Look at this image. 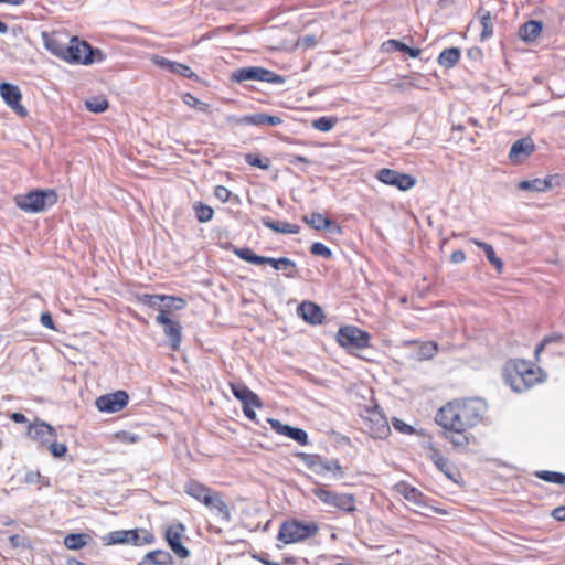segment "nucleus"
Returning a JSON list of instances; mask_svg holds the SVG:
<instances>
[{"label":"nucleus","instance_id":"obj_1","mask_svg":"<svg viewBox=\"0 0 565 565\" xmlns=\"http://www.w3.org/2000/svg\"><path fill=\"white\" fill-rule=\"evenodd\" d=\"M487 412L482 398H463L449 402L440 407L436 423L447 430H466L476 426Z\"/></svg>","mask_w":565,"mask_h":565},{"label":"nucleus","instance_id":"obj_2","mask_svg":"<svg viewBox=\"0 0 565 565\" xmlns=\"http://www.w3.org/2000/svg\"><path fill=\"white\" fill-rule=\"evenodd\" d=\"M504 383L511 388H520V384L530 388L545 382L547 374L531 361L524 359H510L502 367Z\"/></svg>","mask_w":565,"mask_h":565},{"label":"nucleus","instance_id":"obj_3","mask_svg":"<svg viewBox=\"0 0 565 565\" xmlns=\"http://www.w3.org/2000/svg\"><path fill=\"white\" fill-rule=\"evenodd\" d=\"M15 205L25 213H41L57 202V194L52 189H35L13 198Z\"/></svg>","mask_w":565,"mask_h":565},{"label":"nucleus","instance_id":"obj_4","mask_svg":"<svg viewBox=\"0 0 565 565\" xmlns=\"http://www.w3.org/2000/svg\"><path fill=\"white\" fill-rule=\"evenodd\" d=\"M65 53L64 61L71 64L90 65L105 60L102 50L93 47L88 42L79 40L77 36H72L68 40Z\"/></svg>","mask_w":565,"mask_h":565},{"label":"nucleus","instance_id":"obj_5","mask_svg":"<svg viewBox=\"0 0 565 565\" xmlns=\"http://www.w3.org/2000/svg\"><path fill=\"white\" fill-rule=\"evenodd\" d=\"M230 79L233 83H244L247 81H258L277 85L285 83L284 76L260 66L237 68L231 73Z\"/></svg>","mask_w":565,"mask_h":565},{"label":"nucleus","instance_id":"obj_6","mask_svg":"<svg viewBox=\"0 0 565 565\" xmlns=\"http://www.w3.org/2000/svg\"><path fill=\"white\" fill-rule=\"evenodd\" d=\"M360 415L365 420V427L373 438L382 439L390 434L388 422L377 404L364 405L360 411Z\"/></svg>","mask_w":565,"mask_h":565},{"label":"nucleus","instance_id":"obj_7","mask_svg":"<svg viewBox=\"0 0 565 565\" xmlns=\"http://www.w3.org/2000/svg\"><path fill=\"white\" fill-rule=\"evenodd\" d=\"M318 530V525L315 522L301 523L296 520L286 521L280 526L278 540L285 544H290L316 535Z\"/></svg>","mask_w":565,"mask_h":565},{"label":"nucleus","instance_id":"obj_8","mask_svg":"<svg viewBox=\"0 0 565 565\" xmlns=\"http://www.w3.org/2000/svg\"><path fill=\"white\" fill-rule=\"evenodd\" d=\"M370 340V333L355 326L341 327L337 333L338 343L347 350L369 348Z\"/></svg>","mask_w":565,"mask_h":565},{"label":"nucleus","instance_id":"obj_9","mask_svg":"<svg viewBox=\"0 0 565 565\" xmlns=\"http://www.w3.org/2000/svg\"><path fill=\"white\" fill-rule=\"evenodd\" d=\"M312 493L328 507H333L345 512L355 511V499L353 494L337 493L323 487L312 489Z\"/></svg>","mask_w":565,"mask_h":565},{"label":"nucleus","instance_id":"obj_10","mask_svg":"<svg viewBox=\"0 0 565 565\" xmlns=\"http://www.w3.org/2000/svg\"><path fill=\"white\" fill-rule=\"evenodd\" d=\"M154 541L153 535L143 529L119 530L108 533L106 536L107 544H134L143 545L151 544Z\"/></svg>","mask_w":565,"mask_h":565},{"label":"nucleus","instance_id":"obj_11","mask_svg":"<svg viewBox=\"0 0 565 565\" xmlns=\"http://www.w3.org/2000/svg\"><path fill=\"white\" fill-rule=\"evenodd\" d=\"M156 322L162 326L163 333L169 341L170 349L172 351H178L182 339L181 323L171 319L164 309H160L159 315L156 317Z\"/></svg>","mask_w":565,"mask_h":565},{"label":"nucleus","instance_id":"obj_12","mask_svg":"<svg viewBox=\"0 0 565 565\" xmlns=\"http://www.w3.org/2000/svg\"><path fill=\"white\" fill-rule=\"evenodd\" d=\"M376 178L382 183L394 186L399 191H407L416 184V179L413 175L388 168L380 169Z\"/></svg>","mask_w":565,"mask_h":565},{"label":"nucleus","instance_id":"obj_13","mask_svg":"<svg viewBox=\"0 0 565 565\" xmlns=\"http://www.w3.org/2000/svg\"><path fill=\"white\" fill-rule=\"evenodd\" d=\"M305 465L315 473L324 476L330 472L335 479L343 477V470L337 460H323L317 455H301Z\"/></svg>","mask_w":565,"mask_h":565},{"label":"nucleus","instance_id":"obj_14","mask_svg":"<svg viewBox=\"0 0 565 565\" xmlns=\"http://www.w3.org/2000/svg\"><path fill=\"white\" fill-rule=\"evenodd\" d=\"M0 95L4 103L20 117H26L28 110L21 104L22 94L19 86L11 83H0Z\"/></svg>","mask_w":565,"mask_h":565},{"label":"nucleus","instance_id":"obj_15","mask_svg":"<svg viewBox=\"0 0 565 565\" xmlns=\"http://www.w3.org/2000/svg\"><path fill=\"white\" fill-rule=\"evenodd\" d=\"M228 122H233L238 126H270L275 127L282 122V119L278 116L268 115L265 113L249 114L242 117L231 116L227 118Z\"/></svg>","mask_w":565,"mask_h":565},{"label":"nucleus","instance_id":"obj_16","mask_svg":"<svg viewBox=\"0 0 565 565\" xmlns=\"http://www.w3.org/2000/svg\"><path fill=\"white\" fill-rule=\"evenodd\" d=\"M128 399L126 391H115L98 397L96 399V407L100 412L116 413L127 405Z\"/></svg>","mask_w":565,"mask_h":565},{"label":"nucleus","instance_id":"obj_17","mask_svg":"<svg viewBox=\"0 0 565 565\" xmlns=\"http://www.w3.org/2000/svg\"><path fill=\"white\" fill-rule=\"evenodd\" d=\"M185 527L182 523H174L170 525L166 531V540L172 552L180 558H186L189 556V550L182 544V536Z\"/></svg>","mask_w":565,"mask_h":565},{"label":"nucleus","instance_id":"obj_18","mask_svg":"<svg viewBox=\"0 0 565 565\" xmlns=\"http://www.w3.org/2000/svg\"><path fill=\"white\" fill-rule=\"evenodd\" d=\"M297 313L307 323L312 326L321 324L326 320L323 309L316 302L309 300H305L298 306Z\"/></svg>","mask_w":565,"mask_h":565},{"label":"nucleus","instance_id":"obj_19","mask_svg":"<svg viewBox=\"0 0 565 565\" xmlns=\"http://www.w3.org/2000/svg\"><path fill=\"white\" fill-rule=\"evenodd\" d=\"M534 142L530 137L519 139L512 143L509 159L514 164L522 163L534 152Z\"/></svg>","mask_w":565,"mask_h":565},{"label":"nucleus","instance_id":"obj_20","mask_svg":"<svg viewBox=\"0 0 565 565\" xmlns=\"http://www.w3.org/2000/svg\"><path fill=\"white\" fill-rule=\"evenodd\" d=\"M233 395L242 403L244 414L250 420L256 422L255 408L262 407L260 398L253 391H232Z\"/></svg>","mask_w":565,"mask_h":565},{"label":"nucleus","instance_id":"obj_21","mask_svg":"<svg viewBox=\"0 0 565 565\" xmlns=\"http://www.w3.org/2000/svg\"><path fill=\"white\" fill-rule=\"evenodd\" d=\"M204 505L212 510L220 521L224 523L230 522L231 511L224 502L221 493L214 491L205 501Z\"/></svg>","mask_w":565,"mask_h":565},{"label":"nucleus","instance_id":"obj_22","mask_svg":"<svg viewBox=\"0 0 565 565\" xmlns=\"http://www.w3.org/2000/svg\"><path fill=\"white\" fill-rule=\"evenodd\" d=\"M28 436L42 444H47L56 437V430L51 425L41 422L29 426Z\"/></svg>","mask_w":565,"mask_h":565},{"label":"nucleus","instance_id":"obj_23","mask_svg":"<svg viewBox=\"0 0 565 565\" xmlns=\"http://www.w3.org/2000/svg\"><path fill=\"white\" fill-rule=\"evenodd\" d=\"M66 36L63 34H47L43 33V41L45 49L51 52L53 55L64 60L65 47H67V42H65Z\"/></svg>","mask_w":565,"mask_h":565},{"label":"nucleus","instance_id":"obj_24","mask_svg":"<svg viewBox=\"0 0 565 565\" xmlns=\"http://www.w3.org/2000/svg\"><path fill=\"white\" fill-rule=\"evenodd\" d=\"M302 220L317 231L333 227L331 232L341 233L340 225L335 224L332 220L323 216L321 213L313 212L310 215H305Z\"/></svg>","mask_w":565,"mask_h":565},{"label":"nucleus","instance_id":"obj_25","mask_svg":"<svg viewBox=\"0 0 565 565\" xmlns=\"http://www.w3.org/2000/svg\"><path fill=\"white\" fill-rule=\"evenodd\" d=\"M543 31V23L537 20H530L519 29V36L526 43L534 42Z\"/></svg>","mask_w":565,"mask_h":565},{"label":"nucleus","instance_id":"obj_26","mask_svg":"<svg viewBox=\"0 0 565 565\" xmlns=\"http://www.w3.org/2000/svg\"><path fill=\"white\" fill-rule=\"evenodd\" d=\"M395 490L398 494L403 495L408 502L414 503L416 505H423L424 504V495L423 493L412 487L407 482H398L395 484Z\"/></svg>","mask_w":565,"mask_h":565},{"label":"nucleus","instance_id":"obj_27","mask_svg":"<svg viewBox=\"0 0 565 565\" xmlns=\"http://www.w3.org/2000/svg\"><path fill=\"white\" fill-rule=\"evenodd\" d=\"M262 223L265 227L273 230L276 233L281 234H297L300 231V226L282 221H274L268 216L262 217Z\"/></svg>","mask_w":565,"mask_h":565},{"label":"nucleus","instance_id":"obj_28","mask_svg":"<svg viewBox=\"0 0 565 565\" xmlns=\"http://www.w3.org/2000/svg\"><path fill=\"white\" fill-rule=\"evenodd\" d=\"M184 491L194 498L195 500L202 502L203 504L210 498V495L214 492L210 488L205 487L202 483L196 481H190L184 486Z\"/></svg>","mask_w":565,"mask_h":565},{"label":"nucleus","instance_id":"obj_29","mask_svg":"<svg viewBox=\"0 0 565 565\" xmlns=\"http://www.w3.org/2000/svg\"><path fill=\"white\" fill-rule=\"evenodd\" d=\"M461 51L459 47H449L441 51L437 61L438 64L446 68H452L459 62Z\"/></svg>","mask_w":565,"mask_h":565},{"label":"nucleus","instance_id":"obj_30","mask_svg":"<svg viewBox=\"0 0 565 565\" xmlns=\"http://www.w3.org/2000/svg\"><path fill=\"white\" fill-rule=\"evenodd\" d=\"M518 188L523 191L544 192L552 188V179H533L524 180L518 184Z\"/></svg>","mask_w":565,"mask_h":565},{"label":"nucleus","instance_id":"obj_31","mask_svg":"<svg viewBox=\"0 0 565 565\" xmlns=\"http://www.w3.org/2000/svg\"><path fill=\"white\" fill-rule=\"evenodd\" d=\"M478 14L480 15V24L482 26L480 41L484 42L493 35L492 17L490 11L482 8L478 10Z\"/></svg>","mask_w":565,"mask_h":565},{"label":"nucleus","instance_id":"obj_32","mask_svg":"<svg viewBox=\"0 0 565 565\" xmlns=\"http://www.w3.org/2000/svg\"><path fill=\"white\" fill-rule=\"evenodd\" d=\"M88 543V535L84 533H71L64 537V545L66 548L77 551L86 546Z\"/></svg>","mask_w":565,"mask_h":565},{"label":"nucleus","instance_id":"obj_33","mask_svg":"<svg viewBox=\"0 0 565 565\" xmlns=\"http://www.w3.org/2000/svg\"><path fill=\"white\" fill-rule=\"evenodd\" d=\"M473 243L484 252L489 263L492 264L499 273H501L503 268V262L495 255L492 245L479 241H473Z\"/></svg>","mask_w":565,"mask_h":565},{"label":"nucleus","instance_id":"obj_34","mask_svg":"<svg viewBox=\"0 0 565 565\" xmlns=\"http://www.w3.org/2000/svg\"><path fill=\"white\" fill-rule=\"evenodd\" d=\"M193 211L196 220L200 223L210 222L214 215V210L210 205H206L200 201L193 203Z\"/></svg>","mask_w":565,"mask_h":565},{"label":"nucleus","instance_id":"obj_35","mask_svg":"<svg viewBox=\"0 0 565 565\" xmlns=\"http://www.w3.org/2000/svg\"><path fill=\"white\" fill-rule=\"evenodd\" d=\"M162 299L160 309H164L168 315L170 310H182L186 307V300L181 297L163 295Z\"/></svg>","mask_w":565,"mask_h":565},{"label":"nucleus","instance_id":"obj_36","mask_svg":"<svg viewBox=\"0 0 565 565\" xmlns=\"http://www.w3.org/2000/svg\"><path fill=\"white\" fill-rule=\"evenodd\" d=\"M85 107L95 114H102L108 109L109 103L105 97L95 96L85 100Z\"/></svg>","mask_w":565,"mask_h":565},{"label":"nucleus","instance_id":"obj_37","mask_svg":"<svg viewBox=\"0 0 565 565\" xmlns=\"http://www.w3.org/2000/svg\"><path fill=\"white\" fill-rule=\"evenodd\" d=\"M145 558L154 565H170L173 559L168 552L164 551H152L146 554Z\"/></svg>","mask_w":565,"mask_h":565},{"label":"nucleus","instance_id":"obj_38","mask_svg":"<svg viewBox=\"0 0 565 565\" xmlns=\"http://www.w3.org/2000/svg\"><path fill=\"white\" fill-rule=\"evenodd\" d=\"M135 298L138 302L159 310L163 301V295L136 294Z\"/></svg>","mask_w":565,"mask_h":565},{"label":"nucleus","instance_id":"obj_39","mask_svg":"<svg viewBox=\"0 0 565 565\" xmlns=\"http://www.w3.org/2000/svg\"><path fill=\"white\" fill-rule=\"evenodd\" d=\"M233 252L242 260H245V262L254 264V265H260L263 256L255 254L248 247H243V248L235 247Z\"/></svg>","mask_w":565,"mask_h":565},{"label":"nucleus","instance_id":"obj_40","mask_svg":"<svg viewBox=\"0 0 565 565\" xmlns=\"http://www.w3.org/2000/svg\"><path fill=\"white\" fill-rule=\"evenodd\" d=\"M438 351V344L434 341H427L419 345L417 355L419 360H429L435 356Z\"/></svg>","mask_w":565,"mask_h":565},{"label":"nucleus","instance_id":"obj_41","mask_svg":"<svg viewBox=\"0 0 565 565\" xmlns=\"http://www.w3.org/2000/svg\"><path fill=\"white\" fill-rule=\"evenodd\" d=\"M337 122H338L337 117L322 116V117H319L318 119H315L312 121V126L317 130L327 132V131L331 130L335 126Z\"/></svg>","mask_w":565,"mask_h":565},{"label":"nucleus","instance_id":"obj_42","mask_svg":"<svg viewBox=\"0 0 565 565\" xmlns=\"http://www.w3.org/2000/svg\"><path fill=\"white\" fill-rule=\"evenodd\" d=\"M246 163L257 167L262 170H268L270 168V159L269 158H260L256 153H246L245 154Z\"/></svg>","mask_w":565,"mask_h":565},{"label":"nucleus","instance_id":"obj_43","mask_svg":"<svg viewBox=\"0 0 565 565\" xmlns=\"http://www.w3.org/2000/svg\"><path fill=\"white\" fill-rule=\"evenodd\" d=\"M183 102L192 107V108H195L202 113H209V109H210V105L200 100L199 98H196L195 96H193L192 94L188 93L183 96Z\"/></svg>","mask_w":565,"mask_h":565},{"label":"nucleus","instance_id":"obj_44","mask_svg":"<svg viewBox=\"0 0 565 565\" xmlns=\"http://www.w3.org/2000/svg\"><path fill=\"white\" fill-rule=\"evenodd\" d=\"M451 435L447 436V439L454 445L456 448H465L469 440L468 437L463 434L465 430H450Z\"/></svg>","mask_w":565,"mask_h":565},{"label":"nucleus","instance_id":"obj_45","mask_svg":"<svg viewBox=\"0 0 565 565\" xmlns=\"http://www.w3.org/2000/svg\"><path fill=\"white\" fill-rule=\"evenodd\" d=\"M111 438L113 440L122 444H136L140 440V437L137 434L127 430L116 431Z\"/></svg>","mask_w":565,"mask_h":565},{"label":"nucleus","instance_id":"obj_46","mask_svg":"<svg viewBox=\"0 0 565 565\" xmlns=\"http://www.w3.org/2000/svg\"><path fill=\"white\" fill-rule=\"evenodd\" d=\"M279 270H285V276L287 278H294V277H296V274H297V265L290 258L280 257Z\"/></svg>","mask_w":565,"mask_h":565},{"label":"nucleus","instance_id":"obj_47","mask_svg":"<svg viewBox=\"0 0 565 565\" xmlns=\"http://www.w3.org/2000/svg\"><path fill=\"white\" fill-rule=\"evenodd\" d=\"M310 253L315 256H320L324 259H331L333 255L332 250L320 242H316L310 246Z\"/></svg>","mask_w":565,"mask_h":565},{"label":"nucleus","instance_id":"obj_48","mask_svg":"<svg viewBox=\"0 0 565 565\" xmlns=\"http://www.w3.org/2000/svg\"><path fill=\"white\" fill-rule=\"evenodd\" d=\"M284 436H287V437L294 439L295 441H297L300 445H307V443H308L307 433L300 428H294V427L289 426V428L287 429V433Z\"/></svg>","mask_w":565,"mask_h":565},{"label":"nucleus","instance_id":"obj_49","mask_svg":"<svg viewBox=\"0 0 565 565\" xmlns=\"http://www.w3.org/2000/svg\"><path fill=\"white\" fill-rule=\"evenodd\" d=\"M406 44L402 43L398 40L390 39L382 43V51L392 53V52H402L405 53Z\"/></svg>","mask_w":565,"mask_h":565},{"label":"nucleus","instance_id":"obj_50","mask_svg":"<svg viewBox=\"0 0 565 565\" xmlns=\"http://www.w3.org/2000/svg\"><path fill=\"white\" fill-rule=\"evenodd\" d=\"M537 477L553 483L565 484V475L552 471H541Z\"/></svg>","mask_w":565,"mask_h":565},{"label":"nucleus","instance_id":"obj_51","mask_svg":"<svg viewBox=\"0 0 565 565\" xmlns=\"http://www.w3.org/2000/svg\"><path fill=\"white\" fill-rule=\"evenodd\" d=\"M171 73L178 74L184 78H198L196 74L188 65L178 62H174Z\"/></svg>","mask_w":565,"mask_h":565},{"label":"nucleus","instance_id":"obj_52","mask_svg":"<svg viewBox=\"0 0 565 565\" xmlns=\"http://www.w3.org/2000/svg\"><path fill=\"white\" fill-rule=\"evenodd\" d=\"M436 467L443 472L445 473V476L450 479V480H454L456 481V475H457V471H456V468L449 462V460L447 458L443 459L440 462H438L436 465Z\"/></svg>","mask_w":565,"mask_h":565},{"label":"nucleus","instance_id":"obj_53","mask_svg":"<svg viewBox=\"0 0 565 565\" xmlns=\"http://www.w3.org/2000/svg\"><path fill=\"white\" fill-rule=\"evenodd\" d=\"M561 340V335H546L544 337L541 342L536 345L535 350H534V358H535V361L539 362L540 360V353L543 351V349L545 348V345H547L548 343L551 342H554V341H559Z\"/></svg>","mask_w":565,"mask_h":565},{"label":"nucleus","instance_id":"obj_54","mask_svg":"<svg viewBox=\"0 0 565 565\" xmlns=\"http://www.w3.org/2000/svg\"><path fill=\"white\" fill-rule=\"evenodd\" d=\"M49 450L50 452L56 457V458H60L62 456L65 455V452L67 451V447L65 444H58L56 441H49Z\"/></svg>","mask_w":565,"mask_h":565},{"label":"nucleus","instance_id":"obj_55","mask_svg":"<svg viewBox=\"0 0 565 565\" xmlns=\"http://www.w3.org/2000/svg\"><path fill=\"white\" fill-rule=\"evenodd\" d=\"M214 195L217 200H220L221 202L225 203L227 201L231 200L232 198V192L225 188L224 185H216L214 188Z\"/></svg>","mask_w":565,"mask_h":565},{"label":"nucleus","instance_id":"obj_56","mask_svg":"<svg viewBox=\"0 0 565 565\" xmlns=\"http://www.w3.org/2000/svg\"><path fill=\"white\" fill-rule=\"evenodd\" d=\"M392 425L396 430H398L402 434L411 435L415 431L411 425L404 423L398 418H393Z\"/></svg>","mask_w":565,"mask_h":565},{"label":"nucleus","instance_id":"obj_57","mask_svg":"<svg viewBox=\"0 0 565 565\" xmlns=\"http://www.w3.org/2000/svg\"><path fill=\"white\" fill-rule=\"evenodd\" d=\"M152 61L157 66H159L160 68H163V70H168L169 72H171V70L174 65L173 61H170V60L159 56V55H154L152 57Z\"/></svg>","mask_w":565,"mask_h":565},{"label":"nucleus","instance_id":"obj_58","mask_svg":"<svg viewBox=\"0 0 565 565\" xmlns=\"http://www.w3.org/2000/svg\"><path fill=\"white\" fill-rule=\"evenodd\" d=\"M268 423L270 424L271 428L280 435H285L287 433V429L289 428L288 425H284L278 419H268Z\"/></svg>","mask_w":565,"mask_h":565},{"label":"nucleus","instance_id":"obj_59","mask_svg":"<svg viewBox=\"0 0 565 565\" xmlns=\"http://www.w3.org/2000/svg\"><path fill=\"white\" fill-rule=\"evenodd\" d=\"M41 323L51 330H55L54 321L49 312H43L40 318Z\"/></svg>","mask_w":565,"mask_h":565},{"label":"nucleus","instance_id":"obj_60","mask_svg":"<svg viewBox=\"0 0 565 565\" xmlns=\"http://www.w3.org/2000/svg\"><path fill=\"white\" fill-rule=\"evenodd\" d=\"M466 259V254L461 249L454 250L450 255V260L454 264H460Z\"/></svg>","mask_w":565,"mask_h":565},{"label":"nucleus","instance_id":"obj_61","mask_svg":"<svg viewBox=\"0 0 565 565\" xmlns=\"http://www.w3.org/2000/svg\"><path fill=\"white\" fill-rule=\"evenodd\" d=\"M9 542H10L12 547H23V546H25V540L22 536L18 535V534L11 535L9 537Z\"/></svg>","mask_w":565,"mask_h":565},{"label":"nucleus","instance_id":"obj_62","mask_svg":"<svg viewBox=\"0 0 565 565\" xmlns=\"http://www.w3.org/2000/svg\"><path fill=\"white\" fill-rule=\"evenodd\" d=\"M279 262H280V258H273V257L263 256L260 265L268 264L271 267H274L276 270H279Z\"/></svg>","mask_w":565,"mask_h":565},{"label":"nucleus","instance_id":"obj_63","mask_svg":"<svg viewBox=\"0 0 565 565\" xmlns=\"http://www.w3.org/2000/svg\"><path fill=\"white\" fill-rule=\"evenodd\" d=\"M552 516L557 521H565V507H557L552 511Z\"/></svg>","mask_w":565,"mask_h":565},{"label":"nucleus","instance_id":"obj_64","mask_svg":"<svg viewBox=\"0 0 565 565\" xmlns=\"http://www.w3.org/2000/svg\"><path fill=\"white\" fill-rule=\"evenodd\" d=\"M429 458L430 460L437 465L438 462H440L443 459H445V457L440 454L439 450L435 449V448H430V454H429Z\"/></svg>","mask_w":565,"mask_h":565}]
</instances>
